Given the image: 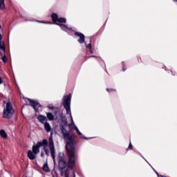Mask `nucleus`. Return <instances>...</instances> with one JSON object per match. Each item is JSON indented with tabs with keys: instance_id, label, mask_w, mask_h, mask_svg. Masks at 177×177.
Here are the masks:
<instances>
[{
	"instance_id": "f257e3e1",
	"label": "nucleus",
	"mask_w": 177,
	"mask_h": 177,
	"mask_svg": "<svg viewBox=\"0 0 177 177\" xmlns=\"http://www.w3.org/2000/svg\"><path fill=\"white\" fill-rule=\"evenodd\" d=\"M60 129L64 139L66 140V150L68 153L67 167L68 169L73 171L75 167V162L78 160V158L75 156V145L78 143V136L75 133L71 135L64 126H61Z\"/></svg>"
},
{
	"instance_id": "f03ea898",
	"label": "nucleus",
	"mask_w": 177,
	"mask_h": 177,
	"mask_svg": "<svg viewBox=\"0 0 177 177\" xmlns=\"http://www.w3.org/2000/svg\"><path fill=\"white\" fill-rule=\"evenodd\" d=\"M14 114L15 109L13 108V105L12 104V102H8L3 111V118H5L6 120H11Z\"/></svg>"
},
{
	"instance_id": "7ed1b4c3",
	"label": "nucleus",
	"mask_w": 177,
	"mask_h": 177,
	"mask_svg": "<svg viewBox=\"0 0 177 177\" xmlns=\"http://www.w3.org/2000/svg\"><path fill=\"white\" fill-rule=\"evenodd\" d=\"M62 104L66 111V114H71V94L64 96Z\"/></svg>"
},
{
	"instance_id": "20e7f679",
	"label": "nucleus",
	"mask_w": 177,
	"mask_h": 177,
	"mask_svg": "<svg viewBox=\"0 0 177 177\" xmlns=\"http://www.w3.org/2000/svg\"><path fill=\"white\" fill-rule=\"evenodd\" d=\"M26 100L27 106H30L31 107H32L35 113H39V107H42V105H41V104H39L38 101H35L30 98H26Z\"/></svg>"
},
{
	"instance_id": "39448f33",
	"label": "nucleus",
	"mask_w": 177,
	"mask_h": 177,
	"mask_svg": "<svg viewBox=\"0 0 177 177\" xmlns=\"http://www.w3.org/2000/svg\"><path fill=\"white\" fill-rule=\"evenodd\" d=\"M41 146H48V140L44 139L42 140V142H37L36 145L32 146V151L35 155H37L38 153H39V148L41 147Z\"/></svg>"
},
{
	"instance_id": "423d86ee",
	"label": "nucleus",
	"mask_w": 177,
	"mask_h": 177,
	"mask_svg": "<svg viewBox=\"0 0 177 177\" xmlns=\"http://www.w3.org/2000/svg\"><path fill=\"white\" fill-rule=\"evenodd\" d=\"M48 147L51 153V157L55 162V160L56 158V150L55 149V143L53 142V137L52 136V134L49 137Z\"/></svg>"
},
{
	"instance_id": "0eeeda50",
	"label": "nucleus",
	"mask_w": 177,
	"mask_h": 177,
	"mask_svg": "<svg viewBox=\"0 0 177 177\" xmlns=\"http://www.w3.org/2000/svg\"><path fill=\"white\" fill-rule=\"evenodd\" d=\"M75 37H79V39L77 40V42L79 44H84L85 43V35L83 33H81L80 32H75Z\"/></svg>"
},
{
	"instance_id": "6e6552de",
	"label": "nucleus",
	"mask_w": 177,
	"mask_h": 177,
	"mask_svg": "<svg viewBox=\"0 0 177 177\" xmlns=\"http://www.w3.org/2000/svg\"><path fill=\"white\" fill-rule=\"evenodd\" d=\"M67 167V160H64L61 162H58V169L61 171V174H63V171L66 169Z\"/></svg>"
},
{
	"instance_id": "1a4fd4ad",
	"label": "nucleus",
	"mask_w": 177,
	"mask_h": 177,
	"mask_svg": "<svg viewBox=\"0 0 177 177\" xmlns=\"http://www.w3.org/2000/svg\"><path fill=\"white\" fill-rule=\"evenodd\" d=\"M37 120L39 122H40L41 124H43L48 122V118H46V116L44 115H39L37 117Z\"/></svg>"
},
{
	"instance_id": "9d476101",
	"label": "nucleus",
	"mask_w": 177,
	"mask_h": 177,
	"mask_svg": "<svg viewBox=\"0 0 177 177\" xmlns=\"http://www.w3.org/2000/svg\"><path fill=\"white\" fill-rule=\"evenodd\" d=\"M74 129L76 131L77 135H79V136H80L81 139H85L86 140H88V139H92V138H88L84 136V135L82 134V133H81V131H80V129H78V127H77V126H75Z\"/></svg>"
},
{
	"instance_id": "9b49d317",
	"label": "nucleus",
	"mask_w": 177,
	"mask_h": 177,
	"mask_svg": "<svg viewBox=\"0 0 177 177\" xmlns=\"http://www.w3.org/2000/svg\"><path fill=\"white\" fill-rule=\"evenodd\" d=\"M58 162L67 161V158H66V156H64V153L63 152H59L58 153Z\"/></svg>"
},
{
	"instance_id": "f8f14e48",
	"label": "nucleus",
	"mask_w": 177,
	"mask_h": 177,
	"mask_svg": "<svg viewBox=\"0 0 177 177\" xmlns=\"http://www.w3.org/2000/svg\"><path fill=\"white\" fill-rule=\"evenodd\" d=\"M27 156L29 158V160H35V154H34V152L31 150H29L27 153Z\"/></svg>"
},
{
	"instance_id": "ddd939ff",
	"label": "nucleus",
	"mask_w": 177,
	"mask_h": 177,
	"mask_svg": "<svg viewBox=\"0 0 177 177\" xmlns=\"http://www.w3.org/2000/svg\"><path fill=\"white\" fill-rule=\"evenodd\" d=\"M46 118H47V120H48V121H53V120H55V116L53 115V113L47 112Z\"/></svg>"
},
{
	"instance_id": "4468645a",
	"label": "nucleus",
	"mask_w": 177,
	"mask_h": 177,
	"mask_svg": "<svg viewBox=\"0 0 177 177\" xmlns=\"http://www.w3.org/2000/svg\"><path fill=\"white\" fill-rule=\"evenodd\" d=\"M51 19L53 23H57L58 20H59V16L57 15V14L56 13H53L51 15Z\"/></svg>"
},
{
	"instance_id": "2eb2a0df",
	"label": "nucleus",
	"mask_w": 177,
	"mask_h": 177,
	"mask_svg": "<svg viewBox=\"0 0 177 177\" xmlns=\"http://www.w3.org/2000/svg\"><path fill=\"white\" fill-rule=\"evenodd\" d=\"M56 26H59L60 27L61 30L63 31H66V30H68V27H67L66 25L63 24H59V23H55Z\"/></svg>"
},
{
	"instance_id": "dca6fc26",
	"label": "nucleus",
	"mask_w": 177,
	"mask_h": 177,
	"mask_svg": "<svg viewBox=\"0 0 177 177\" xmlns=\"http://www.w3.org/2000/svg\"><path fill=\"white\" fill-rule=\"evenodd\" d=\"M44 129L46 131V132H50V130L52 129V127H50V124L46 122L44 124Z\"/></svg>"
},
{
	"instance_id": "f3484780",
	"label": "nucleus",
	"mask_w": 177,
	"mask_h": 177,
	"mask_svg": "<svg viewBox=\"0 0 177 177\" xmlns=\"http://www.w3.org/2000/svg\"><path fill=\"white\" fill-rule=\"evenodd\" d=\"M42 170L44 172H50V169H49V166L48 165V162H46L42 167Z\"/></svg>"
},
{
	"instance_id": "a211bd4d",
	"label": "nucleus",
	"mask_w": 177,
	"mask_h": 177,
	"mask_svg": "<svg viewBox=\"0 0 177 177\" xmlns=\"http://www.w3.org/2000/svg\"><path fill=\"white\" fill-rule=\"evenodd\" d=\"M0 136H1V138H3L4 139H6L8 138V134L6 133V131H5V130L1 129L0 130Z\"/></svg>"
},
{
	"instance_id": "6ab92c4d",
	"label": "nucleus",
	"mask_w": 177,
	"mask_h": 177,
	"mask_svg": "<svg viewBox=\"0 0 177 177\" xmlns=\"http://www.w3.org/2000/svg\"><path fill=\"white\" fill-rule=\"evenodd\" d=\"M5 9V0H0V10H3Z\"/></svg>"
},
{
	"instance_id": "aec40b11",
	"label": "nucleus",
	"mask_w": 177,
	"mask_h": 177,
	"mask_svg": "<svg viewBox=\"0 0 177 177\" xmlns=\"http://www.w3.org/2000/svg\"><path fill=\"white\" fill-rule=\"evenodd\" d=\"M44 151L47 156H49V149H48V145H43Z\"/></svg>"
},
{
	"instance_id": "412c9836",
	"label": "nucleus",
	"mask_w": 177,
	"mask_h": 177,
	"mask_svg": "<svg viewBox=\"0 0 177 177\" xmlns=\"http://www.w3.org/2000/svg\"><path fill=\"white\" fill-rule=\"evenodd\" d=\"M0 49L5 53V43L2 40H0Z\"/></svg>"
},
{
	"instance_id": "4be33fe9",
	"label": "nucleus",
	"mask_w": 177,
	"mask_h": 177,
	"mask_svg": "<svg viewBox=\"0 0 177 177\" xmlns=\"http://www.w3.org/2000/svg\"><path fill=\"white\" fill-rule=\"evenodd\" d=\"M85 45H86V48L90 50L91 53H93V51L92 50V43H91V39H90V43L88 45L85 44Z\"/></svg>"
},
{
	"instance_id": "5701e85b",
	"label": "nucleus",
	"mask_w": 177,
	"mask_h": 177,
	"mask_svg": "<svg viewBox=\"0 0 177 177\" xmlns=\"http://www.w3.org/2000/svg\"><path fill=\"white\" fill-rule=\"evenodd\" d=\"M58 23H67V19L64 17H59L58 18Z\"/></svg>"
},
{
	"instance_id": "b1692460",
	"label": "nucleus",
	"mask_w": 177,
	"mask_h": 177,
	"mask_svg": "<svg viewBox=\"0 0 177 177\" xmlns=\"http://www.w3.org/2000/svg\"><path fill=\"white\" fill-rule=\"evenodd\" d=\"M106 91L109 93H111V92H117V90L115 88H106Z\"/></svg>"
},
{
	"instance_id": "393cba45",
	"label": "nucleus",
	"mask_w": 177,
	"mask_h": 177,
	"mask_svg": "<svg viewBox=\"0 0 177 177\" xmlns=\"http://www.w3.org/2000/svg\"><path fill=\"white\" fill-rule=\"evenodd\" d=\"M1 60L3 63H8V57H6V55H4L3 57H1Z\"/></svg>"
},
{
	"instance_id": "a878e982",
	"label": "nucleus",
	"mask_w": 177,
	"mask_h": 177,
	"mask_svg": "<svg viewBox=\"0 0 177 177\" xmlns=\"http://www.w3.org/2000/svg\"><path fill=\"white\" fill-rule=\"evenodd\" d=\"M122 70H123V71H126V70H127V66H125V62H122Z\"/></svg>"
},
{
	"instance_id": "bb28decb",
	"label": "nucleus",
	"mask_w": 177,
	"mask_h": 177,
	"mask_svg": "<svg viewBox=\"0 0 177 177\" xmlns=\"http://www.w3.org/2000/svg\"><path fill=\"white\" fill-rule=\"evenodd\" d=\"M38 23H43V24H53V23L52 22H46V21H37Z\"/></svg>"
},
{
	"instance_id": "cd10ccee",
	"label": "nucleus",
	"mask_w": 177,
	"mask_h": 177,
	"mask_svg": "<svg viewBox=\"0 0 177 177\" xmlns=\"http://www.w3.org/2000/svg\"><path fill=\"white\" fill-rule=\"evenodd\" d=\"M128 149L129 150H133V147L132 146V143H131V142H129Z\"/></svg>"
},
{
	"instance_id": "c85d7f7f",
	"label": "nucleus",
	"mask_w": 177,
	"mask_h": 177,
	"mask_svg": "<svg viewBox=\"0 0 177 177\" xmlns=\"http://www.w3.org/2000/svg\"><path fill=\"white\" fill-rule=\"evenodd\" d=\"M63 124L64 125V127H66V125H67V119H64L62 120Z\"/></svg>"
},
{
	"instance_id": "c756f323",
	"label": "nucleus",
	"mask_w": 177,
	"mask_h": 177,
	"mask_svg": "<svg viewBox=\"0 0 177 177\" xmlns=\"http://www.w3.org/2000/svg\"><path fill=\"white\" fill-rule=\"evenodd\" d=\"M48 109H49L50 110H55V106H53V105H48Z\"/></svg>"
},
{
	"instance_id": "7c9ffc66",
	"label": "nucleus",
	"mask_w": 177,
	"mask_h": 177,
	"mask_svg": "<svg viewBox=\"0 0 177 177\" xmlns=\"http://www.w3.org/2000/svg\"><path fill=\"white\" fill-rule=\"evenodd\" d=\"M41 157H42L44 158V157H45V154L44 153V152L41 153Z\"/></svg>"
},
{
	"instance_id": "2f4dec72",
	"label": "nucleus",
	"mask_w": 177,
	"mask_h": 177,
	"mask_svg": "<svg viewBox=\"0 0 177 177\" xmlns=\"http://www.w3.org/2000/svg\"><path fill=\"white\" fill-rule=\"evenodd\" d=\"M3 83V81H2V77H0V84Z\"/></svg>"
},
{
	"instance_id": "473e14b6",
	"label": "nucleus",
	"mask_w": 177,
	"mask_h": 177,
	"mask_svg": "<svg viewBox=\"0 0 177 177\" xmlns=\"http://www.w3.org/2000/svg\"><path fill=\"white\" fill-rule=\"evenodd\" d=\"M138 63H140V62H142V58H138Z\"/></svg>"
},
{
	"instance_id": "72a5a7b5",
	"label": "nucleus",
	"mask_w": 177,
	"mask_h": 177,
	"mask_svg": "<svg viewBox=\"0 0 177 177\" xmlns=\"http://www.w3.org/2000/svg\"><path fill=\"white\" fill-rule=\"evenodd\" d=\"M0 41H2V35L0 34Z\"/></svg>"
},
{
	"instance_id": "f704fd0d",
	"label": "nucleus",
	"mask_w": 177,
	"mask_h": 177,
	"mask_svg": "<svg viewBox=\"0 0 177 177\" xmlns=\"http://www.w3.org/2000/svg\"><path fill=\"white\" fill-rule=\"evenodd\" d=\"M156 174L157 176L160 177V174H158V172L156 171Z\"/></svg>"
},
{
	"instance_id": "c9c22d12",
	"label": "nucleus",
	"mask_w": 177,
	"mask_h": 177,
	"mask_svg": "<svg viewBox=\"0 0 177 177\" xmlns=\"http://www.w3.org/2000/svg\"><path fill=\"white\" fill-rule=\"evenodd\" d=\"M89 57H97L95 56V55H91V56H90Z\"/></svg>"
},
{
	"instance_id": "e433bc0d",
	"label": "nucleus",
	"mask_w": 177,
	"mask_h": 177,
	"mask_svg": "<svg viewBox=\"0 0 177 177\" xmlns=\"http://www.w3.org/2000/svg\"><path fill=\"white\" fill-rule=\"evenodd\" d=\"M55 115H56L57 114V111H55Z\"/></svg>"
},
{
	"instance_id": "4c0bfd02",
	"label": "nucleus",
	"mask_w": 177,
	"mask_h": 177,
	"mask_svg": "<svg viewBox=\"0 0 177 177\" xmlns=\"http://www.w3.org/2000/svg\"><path fill=\"white\" fill-rule=\"evenodd\" d=\"M153 169V171H154V172H155V173H156V172H157V171H156L154 169Z\"/></svg>"
},
{
	"instance_id": "58836bf2",
	"label": "nucleus",
	"mask_w": 177,
	"mask_h": 177,
	"mask_svg": "<svg viewBox=\"0 0 177 177\" xmlns=\"http://www.w3.org/2000/svg\"><path fill=\"white\" fill-rule=\"evenodd\" d=\"M160 176H161V177H166V176H162V175H160Z\"/></svg>"
},
{
	"instance_id": "ea45409f",
	"label": "nucleus",
	"mask_w": 177,
	"mask_h": 177,
	"mask_svg": "<svg viewBox=\"0 0 177 177\" xmlns=\"http://www.w3.org/2000/svg\"><path fill=\"white\" fill-rule=\"evenodd\" d=\"M0 28H1V25H0Z\"/></svg>"
},
{
	"instance_id": "a19ab883",
	"label": "nucleus",
	"mask_w": 177,
	"mask_h": 177,
	"mask_svg": "<svg viewBox=\"0 0 177 177\" xmlns=\"http://www.w3.org/2000/svg\"><path fill=\"white\" fill-rule=\"evenodd\" d=\"M176 1V2H177V0H175Z\"/></svg>"
}]
</instances>
